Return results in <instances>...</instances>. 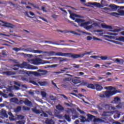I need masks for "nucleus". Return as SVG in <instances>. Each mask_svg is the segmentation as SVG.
Returning <instances> with one entry per match:
<instances>
[{"label":"nucleus","mask_w":124,"mask_h":124,"mask_svg":"<svg viewBox=\"0 0 124 124\" xmlns=\"http://www.w3.org/2000/svg\"><path fill=\"white\" fill-rule=\"evenodd\" d=\"M72 82L75 84V85H76L77 84H79V83H81V80L78 79H74L72 80Z\"/></svg>","instance_id":"nucleus-28"},{"label":"nucleus","mask_w":124,"mask_h":124,"mask_svg":"<svg viewBox=\"0 0 124 124\" xmlns=\"http://www.w3.org/2000/svg\"><path fill=\"white\" fill-rule=\"evenodd\" d=\"M75 17L81 18V16L74 13L70 14V18H71V19H72V20H75Z\"/></svg>","instance_id":"nucleus-12"},{"label":"nucleus","mask_w":124,"mask_h":124,"mask_svg":"<svg viewBox=\"0 0 124 124\" xmlns=\"http://www.w3.org/2000/svg\"><path fill=\"white\" fill-rule=\"evenodd\" d=\"M13 51L15 52H19V51H26V52H30L31 53H34V54H41L43 52L42 50H34L32 48H21V47H14L12 48Z\"/></svg>","instance_id":"nucleus-3"},{"label":"nucleus","mask_w":124,"mask_h":124,"mask_svg":"<svg viewBox=\"0 0 124 124\" xmlns=\"http://www.w3.org/2000/svg\"><path fill=\"white\" fill-rule=\"evenodd\" d=\"M80 122L81 123H86V122H88V120L86 119V117L84 116H80Z\"/></svg>","instance_id":"nucleus-25"},{"label":"nucleus","mask_w":124,"mask_h":124,"mask_svg":"<svg viewBox=\"0 0 124 124\" xmlns=\"http://www.w3.org/2000/svg\"><path fill=\"white\" fill-rule=\"evenodd\" d=\"M109 7H110L112 11H116L117 9H118L119 6L115 4H110L109 5Z\"/></svg>","instance_id":"nucleus-14"},{"label":"nucleus","mask_w":124,"mask_h":124,"mask_svg":"<svg viewBox=\"0 0 124 124\" xmlns=\"http://www.w3.org/2000/svg\"><path fill=\"white\" fill-rule=\"evenodd\" d=\"M30 83H31V84H33V85H35V86H37V83H36V82H35V81H30Z\"/></svg>","instance_id":"nucleus-44"},{"label":"nucleus","mask_w":124,"mask_h":124,"mask_svg":"<svg viewBox=\"0 0 124 124\" xmlns=\"http://www.w3.org/2000/svg\"><path fill=\"white\" fill-rule=\"evenodd\" d=\"M15 89V90H20V87H17V86H16V85H14V89Z\"/></svg>","instance_id":"nucleus-60"},{"label":"nucleus","mask_w":124,"mask_h":124,"mask_svg":"<svg viewBox=\"0 0 124 124\" xmlns=\"http://www.w3.org/2000/svg\"><path fill=\"white\" fill-rule=\"evenodd\" d=\"M16 112H20V111L22 110V107H21V106H18L16 108Z\"/></svg>","instance_id":"nucleus-40"},{"label":"nucleus","mask_w":124,"mask_h":124,"mask_svg":"<svg viewBox=\"0 0 124 124\" xmlns=\"http://www.w3.org/2000/svg\"><path fill=\"white\" fill-rule=\"evenodd\" d=\"M70 94H72V95H74L75 96H76V97H78V98H79V96H78L77 94H75L74 93H70Z\"/></svg>","instance_id":"nucleus-47"},{"label":"nucleus","mask_w":124,"mask_h":124,"mask_svg":"<svg viewBox=\"0 0 124 124\" xmlns=\"http://www.w3.org/2000/svg\"><path fill=\"white\" fill-rule=\"evenodd\" d=\"M105 90H108L106 91L102 92V93H100L98 96L101 97V98H110L113 95L117 94V93H120L121 91L118 90H116V88L113 86H107L105 87Z\"/></svg>","instance_id":"nucleus-2"},{"label":"nucleus","mask_w":124,"mask_h":124,"mask_svg":"<svg viewBox=\"0 0 124 124\" xmlns=\"http://www.w3.org/2000/svg\"><path fill=\"white\" fill-rule=\"evenodd\" d=\"M115 62H118V63H123L124 62V60L123 59H119L118 58L115 59Z\"/></svg>","instance_id":"nucleus-32"},{"label":"nucleus","mask_w":124,"mask_h":124,"mask_svg":"<svg viewBox=\"0 0 124 124\" xmlns=\"http://www.w3.org/2000/svg\"><path fill=\"white\" fill-rule=\"evenodd\" d=\"M119 14L118 13H109V15H111V16H114L115 17H117L119 18V16H123V15H124V10H120L119 12Z\"/></svg>","instance_id":"nucleus-8"},{"label":"nucleus","mask_w":124,"mask_h":124,"mask_svg":"<svg viewBox=\"0 0 124 124\" xmlns=\"http://www.w3.org/2000/svg\"><path fill=\"white\" fill-rule=\"evenodd\" d=\"M101 27L103 29H109V30H113V27H112L111 26L105 24H101Z\"/></svg>","instance_id":"nucleus-19"},{"label":"nucleus","mask_w":124,"mask_h":124,"mask_svg":"<svg viewBox=\"0 0 124 124\" xmlns=\"http://www.w3.org/2000/svg\"><path fill=\"white\" fill-rule=\"evenodd\" d=\"M90 58H92V59H96L97 58H99V56H90Z\"/></svg>","instance_id":"nucleus-50"},{"label":"nucleus","mask_w":124,"mask_h":124,"mask_svg":"<svg viewBox=\"0 0 124 124\" xmlns=\"http://www.w3.org/2000/svg\"><path fill=\"white\" fill-rule=\"evenodd\" d=\"M113 124H122V123H121V122H118V121L114 122L113 123Z\"/></svg>","instance_id":"nucleus-64"},{"label":"nucleus","mask_w":124,"mask_h":124,"mask_svg":"<svg viewBox=\"0 0 124 124\" xmlns=\"http://www.w3.org/2000/svg\"><path fill=\"white\" fill-rule=\"evenodd\" d=\"M120 100H121V98H120V97H115L114 98V103L116 104H118V103H119L120 102Z\"/></svg>","instance_id":"nucleus-27"},{"label":"nucleus","mask_w":124,"mask_h":124,"mask_svg":"<svg viewBox=\"0 0 124 124\" xmlns=\"http://www.w3.org/2000/svg\"><path fill=\"white\" fill-rule=\"evenodd\" d=\"M52 18H54V19L57 18V17H58L57 15H56L55 14H53L51 16Z\"/></svg>","instance_id":"nucleus-63"},{"label":"nucleus","mask_w":124,"mask_h":124,"mask_svg":"<svg viewBox=\"0 0 124 124\" xmlns=\"http://www.w3.org/2000/svg\"><path fill=\"white\" fill-rule=\"evenodd\" d=\"M9 116H10V117H14V115H13V114H12V112H11V111H9L8 113Z\"/></svg>","instance_id":"nucleus-58"},{"label":"nucleus","mask_w":124,"mask_h":124,"mask_svg":"<svg viewBox=\"0 0 124 124\" xmlns=\"http://www.w3.org/2000/svg\"><path fill=\"white\" fill-rule=\"evenodd\" d=\"M99 58L102 60V61H106L108 60V57L105 56H99Z\"/></svg>","instance_id":"nucleus-29"},{"label":"nucleus","mask_w":124,"mask_h":124,"mask_svg":"<svg viewBox=\"0 0 124 124\" xmlns=\"http://www.w3.org/2000/svg\"><path fill=\"white\" fill-rule=\"evenodd\" d=\"M95 32H102L103 31V30H97L94 31Z\"/></svg>","instance_id":"nucleus-57"},{"label":"nucleus","mask_w":124,"mask_h":124,"mask_svg":"<svg viewBox=\"0 0 124 124\" xmlns=\"http://www.w3.org/2000/svg\"><path fill=\"white\" fill-rule=\"evenodd\" d=\"M75 22H77V23H78V24H79V23H81L80 25V27H84V26L90 25V21H87L86 22H85V20L82 19L80 18L76 19Z\"/></svg>","instance_id":"nucleus-6"},{"label":"nucleus","mask_w":124,"mask_h":124,"mask_svg":"<svg viewBox=\"0 0 124 124\" xmlns=\"http://www.w3.org/2000/svg\"><path fill=\"white\" fill-rule=\"evenodd\" d=\"M38 83L41 87H44V86H46L48 85V82L47 81H39Z\"/></svg>","instance_id":"nucleus-20"},{"label":"nucleus","mask_w":124,"mask_h":124,"mask_svg":"<svg viewBox=\"0 0 124 124\" xmlns=\"http://www.w3.org/2000/svg\"><path fill=\"white\" fill-rule=\"evenodd\" d=\"M104 108L106 109V110H109L110 109V106L108 104H104Z\"/></svg>","instance_id":"nucleus-34"},{"label":"nucleus","mask_w":124,"mask_h":124,"mask_svg":"<svg viewBox=\"0 0 124 124\" xmlns=\"http://www.w3.org/2000/svg\"><path fill=\"white\" fill-rule=\"evenodd\" d=\"M42 59L38 58H36L32 60V62L35 65H39V64H44L45 63H51V61H44L43 62Z\"/></svg>","instance_id":"nucleus-4"},{"label":"nucleus","mask_w":124,"mask_h":124,"mask_svg":"<svg viewBox=\"0 0 124 124\" xmlns=\"http://www.w3.org/2000/svg\"><path fill=\"white\" fill-rule=\"evenodd\" d=\"M57 59H58V60H60V62H64L65 61H66V59L62 58V57H59V58H57Z\"/></svg>","instance_id":"nucleus-35"},{"label":"nucleus","mask_w":124,"mask_h":124,"mask_svg":"<svg viewBox=\"0 0 124 124\" xmlns=\"http://www.w3.org/2000/svg\"><path fill=\"white\" fill-rule=\"evenodd\" d=\"M95 86L96 91H102V90H103V87L102 86H101V85H100L98 84H95Z\"/></svg>","instance_id":"nucleus-15"},{"label":"nucleus","mask_w":124,"mask_h":124,"mask_svg":"<svg viewBox=\"0 0 124 124\" xmlns=\"http://www.w3.org/2000/svg\"><path fill=\"white\" fill-rule=\"evenodd\" d=\"M93 38L91 36H88L87 37V40H92Z\"/></svg>","instance_id":"nucleus-59"},{"label":"nucleus","mask_w":124,"mask_h":124,"mask_svg":"<svg viewBox=\"0 0 124 124\" xmlns=\"http://www.w3.org/2000/svg\"><path fill=\"white\" fill-rule=\"evenodd\" d=\"M105 37H108V38H109V39H112V38H113V36L107 35H105Z\"/></svg>","instance_id":"nucleus-55"},{"label":"nucleus","mask_w":124,"mask_h":124,"mask_svg":"<svg viewBox=\"0 0 124 124\" xmlns=\"http://www.w3.org/2000/svg\"><path fill=\"white\" fill-rule=\"evenodd\" d=\"M117 40H118V41H123V42H124V37L120 36L117 38Z\"/></svg>","instance_id":"nucleus-36"},{"label":"nucleus","mask_w":124,"mask_h":124,"mask_svg":"<svg viewBox=\"0 0 124 124\" xmlns=\"http://www.w3.org/2000/svg\"><path fill=\"white\" fill-rule=\"evenodd\" d=\"M14 84L16 85V86H17L18 87L21 86V84H20V83H19L18 81H14Z\"/></svg>","instance_id":"nucleus-42"},{"label":"nucleus","mask_w":124,"mask_h":124,"mask_svg":"<svg viewBox=\"0 0 124 124\" xmlns=\"http://www.w3.org/2000/svg\"><path fill=\"white\" fill-rule=\"evenodd\" d=\"M78 74L80 76H82L85 74V73L83 72H78Z\"/></svg>","instance_id":"nucleus-62"},{"label":"nucleus","mask_w":124,"mask_h":124,"mask_svg":"<svg viewBox=\"0 0 124 124\" xmlns=\"http://www.w3.org/2000/svg\"><path fill=\"white\" fill-rule=\"evenodd\" d=\"M87 88L88 89H91L92 90H95V86H94V85L92 83H88Z\"/></svg>","instance_id":"nucleus-22"},{"label":"nucleus","mask_w":124,"mask_h":124,"mask_svg":"<svg viewBox=\"0 0 124 124\" xmlns=\"http://www.w3.org/2000/svg\"><path fill=\"white\" fill-rule=\"evenodd\" d=\"M64 69H68V68L64 67L63 69H60V72H63V73H64V72H65V70H64Z\"/></svg>","instance_id":"nucleus-45"},{"label":"nucleus","mask_w":124,"mask_h":124,"mask_svg":"<svg viewBox=\"0 0 124 124\" xmlns=\"http://www.w3.org/2000/svg\"><path fill=\"white\" fill-rule=\"evenodd\" d=\"M14 90V87L13 86H8L7 91L8 92H12Z\"/></svg>","instance_id":"nucleus-31"},{"label":"nucleus","mask_w":124,"mask_h":124,"mask_svg":"<svg viewBox=\"0 0 124 124\" xmlns=\"http://www.w3.org/2000/svg\"><path fill=\"white\" fill-rule=\"evenodd\" d=\"M64 118L65 119L67 122H71V119H70V116L67 114H65L64 115Z\"/></svg>","instance_id":"nucleus-24"},{"label":"nucleus","mask_w":124,"mask_h":124,"mask_svg":"<svg viewBox=\"0 0 124 124\" xmlns=\"http://www.w3.org/2000/svg\"><path fill=\"white\" fill-rule=\"evenodd\" d=\"M38 72L41 73V76H42V75H46L47 73H48V71L41 69L38 70Z\"/></svg>","instance_id":"nucleus-17"},{"label":"nucleus","mask_w":124,"mask_h":124,"mask_svg":"<svg viewBox=\"0 0 124 124\" xmlns=\"http://www.w3.org/2000/svg\"><path fill=\"white\" fill-rule=\"evenodd\" d=\"M21 78V80L25 83H28L29 82V78L27 75H23L19 76Z\"/></svg>","instance_id":"nucleus-9"},{"label":"nucleus","mask_w":124,"mask_h":124,"mask_svg":"<svg viewBox=\"0 0 124 124\" xmlns=\"http://www.w3.org/2000/svg\"><path fill=\"white\" fill-rule=\"evenodd\" d=\"M101 121L100 118H94L93 120V123H97V122H99Z\"/></svg>","instance_id":"nucleus-39"},{"label":"nucleus","mask_w":124,"mask_h":124,"mask_svg":"<svg viewBox=\"0 0 124 124\" xmlns=\"http://www.w3.org/2000/svg\"><path fill=\"white\" fill-rule=\"evenodd\" d=\"M115 2L118 4L124 3V0H115Z\"/></svg>","instance_id":"nucleus-37"},{"label":"nucleus","mask_w":124,"mask_h":124,"mask_svg":"<svg viewBox=\"0 0 124 124\" xmlns=\"http://www.w3.org/2000/svg\"><path fill=\"white\" fill-rule=\"evenodd\" d=\"M0 115L4 117V118H8V115H7V113L6 112V110L2 109L0 112Z\"/></svg>","instance_id":"nucleus-13"},{"label":"nucleus","mask_w":124,"mask_h":124,"mask_svg":"<svg viewBox=\"0 0 124 124\" xmlns=\"http://www.w3.org/2000/svg\"><path fill=\"white\" fill-rule=\"evenodd\" d=\"M51 83H52V85H53V86H54V87H56V88H57V89H58V86H57V84L56 83H55V82H54V81L53 80L51 81Z\"/></svg>","instance_id":"nucleus-56"},{"label":"nucleus","mask_w":124,"mask_h":124,"mask_svg":"<svg viewBox=\"0 0 124 124\" xmlns=\"http://www.w3.org/2000/svg\"><path fill=\"white\" fill-rule=\"evenodd\" d=\"M107 34H109V35H117V34L115 33H112V32H107Z\"/></svg>","instance_id":"nucleus-46"},{"label":"nucleus","mask_w":124,"mask_h":124,"mask_svg":"<svg viewBox=\"0 0 124 124\" xmlns=\"http://www.w3.org/2000/svg\"><path fill=\"white\" fill-rule=\"evenodd\" d=\"M83 86H86V87H88V85H89V83H88L87 82L83 81L82 82Z\"/></svg>","instance_id":"nucleus-51"},{"label":"nucleus","mask_w":124,"mask_h":124,"mask_svg":"<svg viewBox=\"0 0 124 124\" xmlns=\"http://www.w3.org/2000/svg\"><path fill=\"white\" fill-rule=\"evenodd\" d=\"M19 104H25L26 105H30L31 104V102L29 101V99H26L25 101H24L23 100H20L19 101Z\"/></svg>","instance_id":"nucleus-10"},{"label":"nucleus","mask_w":124,"mask_h":124,"mask_svg":"<svg viewBox=\"0 0 124 124\" xmlns=\"http://www.w3.org/2000/svg\"><path fill=\"white\" fill-rule=\"evenodd\" d=\"M31 110L32 112H33V113H35V114H40V113H41V112L39 109H36V107L33 108H31Z\"/></svg>","instance_id":"nucleus-21"},{"label":"nucleus","mask_w":124,"mask_h":124,"mask_svg":"<svg viewBox=\"0 0 124 124\" xmlns=\"http://www.w3.org/2000/svg\"><path fill=\"white\" fill-rule=\"evenodd\" d=\"M32 74L34 75V76H36L37 77H40V76H41V74L37 72H33Z\"/></svg>","instance_id":"nucleus-30"},{"label":"nucleus","mask_w":124,"mask_h":124,"mask_svg":"<svg viewBox=\"0 0 124 124\" xmlns=\"http://www.w3.org/2000/svg\"><path fill=\"white\" fill-rule=\"evenodd\" d=\"M93 51H91L89 52H87L83 54H72L71 53H62L61 52H59L56 53L55 51H49V52H45L46 53H47L48 56H60L61 57H71L73 59H79V58H83L86 55H90L92 53H93Z\"/></svg>","instance_id":"nucleus-1"},{"label":"nucleus","mask_w":124,"mask_h":124,"mask_svg":"<svg viewBox=\"0 0 124 124\" xmlns=\"http://www.w3.org/2000/svg\"><path fill=\"white\" fill-rule=\"evenodd\" d=\"M97 108H98L99 110H103V108H104V103H101L99 104L97 106Z\"/></svg>","instance_id":"nucleus-18"},{"label":"nucleus","mask_w":124,"mask_h":124,"mask_svg":"<svg viewBox=\"0 0 124 124\" xmlns=\"http://www.w3.org/2000/svg\"><path fill=\"white\" fill-rule=\"evenodd\" d=\"M110 112L109 111H104L103 113V116H104V117H109L110 116Z\"/></svg>","instance_id":"nucleus-26"},{"label":"nucleus","mask_w":124,"mask_h":124,"mask_svg":"<svg viewBox=\"0 0 124 124\" xmlns=\"http://www.w3.org/2000/svg\"><path fill=\"white\" fill-rule=\"evenodd\" d=\"M51 59H54V60H57V57H48L46 58V60H51Z\"/></svg>","instance_id":"nucleus-52"},{"label":"nucleus","mask_w":124,"mask_h":124,"mask_svg":"<svg viewBox=\"0 0 124 124\" xmlns=\"http://www.w3.org/2000/svg\"><path fill=\"white\" fill-rule=\"evenodd\" d=\"M41 95H42V96H43V97H46V92H42L41 93Z\"/></svg>","instance_id":"nucleus-48"},{"label":"nucleus","mask_w":124,"mask_h":124,"mask_svg":"<svg viewBox=\"0 0 124 124\" xmlns=\"http://www.w3.org/2000/svg\"><path fill=\"white\" fill-rule=\"evenodd\" d=\"M0 22H1V23H2V24H4L1 25L2 27H4V28H8L10 29H13L14 28V25H13V24L11 23L6 22L2 20H0Z\"/></svg>","instance_id":"nucleus-7"},{"label":"nucleus","mask_w":124,"mask_h":124,"mask_svg":"<svg viewBox=\"0 0 124 124\" xmlns=\"http://www.w3.org/2000/svg\"><path fill=\"white\" fill-rule=\"evenodd\" d=\"M93 39L94 40H97L98 41H102V40H101V39H99L98 38H96L95 37H94L93 38Z\"/></svg>","instance_id":"nucleus-49"},{"label":"nucleus","mask_w":124,"mask_h":124,"mask_svg":"<svg viewBox=\"0 0 124 124\" xmlns=\"http://www.w3.org/2000/svg\"><path fill=\"white\" fill-rule=\"evenodd\" d=\"M2 74H3V75H7V76H11V75H15V74H16V73L11 71H8L3 72Z\"/></svg>","instance_id":"nucleus-11"},{"label":"nucleus","mask_w":124,"mask_h":124,"mask_svg":"<svg viewBox=\"0 0 124 124\" xmlns=\"http://www.w3.org/2000/svg\"><path fill=\"white\" fill-rule=\"evenodd\" d=\"M20 68H27V69H38V67L28 64V62H23L22 63L19 64Z\"/></svg>","instance_id":"nucleus-5"},{"label":"nucleus","mask_w":124,"mask_h":124,"mask_svg":"<svg viewBox=\"0 0 124 124\" xmlns=\"http://www.w3.org/2000/svg\"><path fill=\"white\" fill-rule=\"evenodd\" d=\"M116 108H118V109L122 108V105L121 104H118L117 106H116Z\"/></svg>","instance_id":"nucleus-54"},{"label":"nucleus","mask_w":124,"mask_h":124,"mask_svg":"<svg viewBox=\"0 0 124 124\" xmlns=\"http://www.w3.org/2000/svg\"><path fill=\"white\" fill-rule=\"evenodd\" d=\"M89 4H91V5H95V6H96L97 7H101V4L97 2L89 3Z\"/></svg>","instance_id":"nucleus-23"},{"label":"nucleus","mask_w":124,"mask_h":124,"mask_svg":"<svg viewBox=\"0 0 124 124\" xmlns=\"http://www.w3.org/2000/svg\"><path fill=\"white\" fill-rule=\"evenodd\" d=\"M56 109L59 111H64V108L62 106L61 104H59L58 105L56 106Z\"/></svg>","instance_id":"nucleus-16"},{"label":"nucleus","mask_w":124,"mask_h":124,"mask_svg":"<svg viewBox=\"0 0 124 124\" xmlns=\"http://www.w3.org/2000/svg\"><path fill=\"white\" fill-rule=\"evenodd\" d=\"M43 114L44 117H45V118H48V114H47V113L44 112V111H43Z\"/></svg>","instance_id":"nucleus-53"},{"label":"nucleus","mask_w":124,"mask_h":124,"mask_svg":"<svg viewBox=\"0 0 124 124\" xmlns=\"http://www.w3.org/2000/svg\"><path fill=\"white\" fill-rule=\"evenodd\" d=\"M104 10H105V11H107L108 10H111V9L109 8H107V7H105L103 8Z\"/></svg>","instance_id":"nucleus-61"},{"label":"nucleus","mask_w":124,"mask_h":124,"mask_svg":"<svg viewBox=\"0 0 124 124\" xmlns=\"http://www.w3.org/2000/svg\"><path fill=\"white\" fill-rule=\"evenodd\" d=\"M67 21L68 22V23H70L71 24H73V25H74V26H75V27H76V28H78V26L77 25H75V23H73V21H71L69 20H67Z\"/></svg>","instance_id":"nucleus-41"},{"label":"nucleus","mask_w":124,"mask_h":124,"mask_svg":"<svg viewBox=\"0 0 124 124\" xmlns=\"http://www.w3.org/2000/svg\"><path fill=\"white\" fill-rule=\"evenodd\" d=\"M23 109L25 111H30V110H31V108L28 107L23 106Z\"/></svg>","instance_id":"nucleus-38"},{"label":"nucleus","mask_w":124,"mask_h":124,"mask_svg":"<svg viewBox=\"0 0 124 124\" xmlns=\"http://www.w3.org/2000/svg\"><path fill=\"white\" fill-rule=\"evenodd\" d=\"M47 124H55V122L52 119L48 120L46 121Z\"/></svg>","instance_id":"nucleus-33"},{"label":"nucleus","mask_w":124,"mask_h":124,"mask_svg":"<svg viewBox=\"0 0 124 124\" xmlns=\"http://www.w3.org/2000/svg\"><path fill=\"white\" fill-rule=\"evenodd\" d=\"M92 28H93V25H89L85 27V29L88 30H90V29H92Z\"/></svg>","instance_id":"nucleus-43"}]
</instances>
